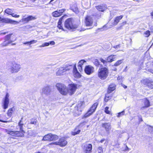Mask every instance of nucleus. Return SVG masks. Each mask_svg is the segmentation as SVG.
<instances>
[{
    "label": "nucleus",
    "mask_w": 153,
    "mask_h": 153,
    "mask_svg": "<svg viewBox=\"0 0 153 153\" xmlns=\"http://www.w3.org/2000/svg\"><path fill=\"white\" fill-rule=\"evenodd\" d=\"M123 60H120L117 61L114 64V66H118L120 64L123 62Z\"/></svg>",
    "instance_id": "e433bc0d"
},
{
    "label": "nucleus",
    "mask_w": 153,
    "mask_h": 153,
    "mask_svg": "<svg viewBox=\"0 0 153 153\" xmlns=\"http://www.w3.org/2000/svg\"><path fill=\"white\" fill-rule=\"evenodd\" d=\"M37 42V40H32L30 42H28V43H29L30 45H31L33 43H36Z\"/></svg>",
    "instance_id": "49530a36"
},
{
    "label": "nucleus",
    "mask_w": 153,
    "mask_h": 153,
    "mask_svg": "<svg viewBox=\"0 0 153 153\" xmlns=\"http://www.w3.org/2000/svg\"><path fill=\"white\" fill-rule=\"evenodd\" d=\"M51 91V89L50 86L47 85L42 88L41 93L42 95L44 94L48 95L50 94Z\"/></svg>",
    "instance_id": "f3484780"
},
{
    "label": "nucleus",
    "mask_w": 153,
    "mask_h": 153,
    "mask_svg": "<svg viewBox=\"0 0 153 153\" xmlns=\"http://www.w3.org/2000/svg\"><path fill=\"white\" fill-rule=\"evenodd\" d=\"M94 63L96 66H98L99 65V61L97 59H96L94 62Z\"/></svg>",
    "instance_id": "de8ad7c7"
},
{
    "label": "nucleus",
    "mask_w": 153,
    "mask_h": 153,
    "mask_svg": "<svg viewBox=\"0 0 153 153\" xmlns=\"http://www.w3.org/2000/svg\"><path fill=\"white\" fill-rule=\"evenodd\" d=\"M109 107H106L105 109V112L107 114H110L111 113V110H109Z\"/></svg>",
    "instance_id": "473e14b6"
},
{
    "label": "nucleus",
    "mask_w": 153,
    "mask_h": 153,
    "mask_svg": "<svg viewBox=\"0 0 153 153\" xmlns=\"http://www.w3.org/2000/svg\"><path fill=\"white\" fill-rule=\"evenodd\" d=\"M74 11L76 14H77L79 13V10H73Z\"/></svg>",
    "instance_id": "6e6d98bb"
},
{
    "label": "nucleus",
    "mask_w": 153,
    "mask_h": 153,
    "mask_svg": "<svg viewBox=\"0 0 153 153\" xmlns=\"http://www.w3.org/2000/svg\"><path fill=\"white\" fill-rule=\"evenodd\" d=\"M124 87L125 88H127V86H125Z\"/></svg>",
    "instance_id": "774afa93"
},
{
    "label": "nucleus",
    "mask_w": 153,
    "mask_h": 153,
    "mask_svg": "<svg viewBox=\"0 0 153 153\" xmlns=\"http://www.w3.org/2000/svg\"><path fill=\"white\" fill-rule=\"evenodd\" d=\"M139 117V118L140 119H141V121H142V119L141 117Z\"/></svg>",
    "instance_id": "0e129e2a"
},
{
    "label": "nucleus",
    "mask_w": 153,
    "mask_h": 153,
    "mask_svg": "<svg viewBox=\"0 0 153 153\" xmlns=\"http://www.w3.org/2000/svg\"><path fill=\"white\" fill-rule=\"evenodd\" d=\"M147 86L149 88H153V81H151L150 80V82H149Z\"/></svg>",
    "instance_id": "ea45409f"
},
{
    "label": "nucleus",
    "mask_w": 153,
    "mask_h": 153,
    "mask_svg": "<svg viewBox=\"0 0 153 153\" xmlns=\"http://www.w3.org/2000/svg\"><path fill=\"white\" fill-rule=\"evenodd\" d=\"M21 69V66L20 64L15 62L12 63L10 68V71L12 73H17Z\"/></svg>",
    "instance_id": "0eeeda50"
},
{
    "label": "nucleus",
    "mask_w": 153,
    "mask_h": 153,
    "mask_svg": "<svg viewBox=\"0 0 153 153\" xmlns=\"http://www.w3.org/2000/svg\"><path fill=\"white\" fill-rule=\"evenodd\" d=\"M9 95L8 93H7L3 100V108L6 109L8 108V104L9 103Z\"/></svg>",
    "instance_id": "dca6fc26"
},
{
    "label": "nucleus",
    "mask_w": 153,
    "mask_h": 153,
    "mask_svg": "<svg viewBox=\"0 0 153 153\" xmlns=\"http://www.w3.org/2000/svg\"><path fill=\"white\" fill-rule=\"evenodd\" d=\"M12 35V34H9L7 35L6 36V40H13V39H11V36Z\"/></svg>",
    "instance_id": "c03bdc74"
},
{
    "label": "nucleus",
    "mask_w": 153,
    "mask_h": 153,
    "mask_svg": "<svg viewBox=\"0 0 153 153\" xmlns=\"http://www.w3.org/2000/svg\"><path fill=\"white\" fill-rule=\"evenodd\" d=\"M77 85L75 84H69L68 88V94L70 95L73 94L76 91Z\"/></svg>",
    "instance_id": "9b49d317"
},
{
    "label": "nucleus",
    "mask_w": 153,
    "mask_h": 153,
    "mask_svg": "<svg viewBox=\"0 0 153 153\" xmlns=\"http://www.w3.org/2000/svg\"><path fill=\"white\" fill-rule=\"evenodd\" d=\"M126 24V21L120 24V26L117 28V30H120L122 28V27Z\"/></svg>",
    "instance_id": "f704fd0d"
},
{
    "label": "nucleus",
    "mask_w": 153,
    "mask_h": 153,
    "mask_svg": "<svg viewBox=\"0 0 153 153\" xmlns=\"http://www.w3.org/2000/svg\"><path fill=\"white\" fill-rule=\"evenodd\" d=\"M96 8L97 10H105L107 9L106 5L102 4L96 6Z\"/></svg>",
    "instance_id": "a878e982"
},
{
    "label": "nucleus",
    "mask_w": 153,
    "mask_h": 153,
    "mask_svg": "<svg viewBox=\"0 0 153 153\" xmlns=\"http://www.w3.org/2000/svg\"><path fill=\"white\" fill-rule=\"evenodd\" d=\"M123 17V16L121 15L115 18L114 21L111 23V25H110L109 26H108L109 24H110V23H109L108 25L103 26L102 28L103 30H107L108 29L116 25L122 19Z\"/></svg>",
    "instance_id": "20e7f679"
},
{
    "label": "nucleus",
    "mask_w": 153,
    "mask_h": 153,
    "mask_svg": "<svg viewBox=\"0 0 153 153\" xmlns=\"http://www.w3.org/2000/svg\"><path fill=\"white\" fill-rule=\"evenodd\" d=\"M102 126L105 128V131H109L111 129V126L109 123H104L102 124Z\"/></svg>",
    "instance_id": "6ab92c4d"
},
{
    "label": "nucleus",
    "mask_w": 153,
    "mask_h": 153,
    "mask_svg": "<svg viewBox=\"0 0 153 153\" xmlns=\"http://www.w3.org/2000/svg\"><path fill=\"white\" fill-rule=\"evenodd\" d=\"M115 89V87L114 85H111L108 88V92L110 93Z\"/></svg>",
    "instance_id": "cd10ccee"
},
{
    "label": "nucleus",
    "mask_w": 153,
    "mask_h": 153,
    "mask_svg": "<svg viewBox=\"0 0 153 153\" xmlns=\"http://www.w3.org/2000/svg\"><path fill=\"white\" fill-rule=\"evenodd\" d=\"M64 11V10H56L52 13V15L55 17H58L61 16Z\"/></svg>",
    "instance_id": "5701e85b"
},
{
    "label": "nucleus",
    "mask_w": 153,
    "mask_h": 153,
    "mask_svg": "<svg viewBox=\"0 0 153 153\" xmlns=\"http://www.w3.org/2000/svg\"><path fill=\"white\" fill-rule=\"evenodd\" d=\"M65 27L68 29L73 31L77 28L78 25L74 24V21L72 18L67 19L65 22Z\"/></svg>",
    "instance_id": "f257e3e1"
},
{
    "label": "nucleus",
    "mask_w": 153,
    "mask_h": 153,
    "mask_svg": "<svg viewBox=\"0 0 153 153\" xmlns=\"http://www.w3.org/2000/svg\"><path fill=\"white\" fill-rule=\"evenodd\" d=\"M63 68H64V71L65 72L67 71H68L70 70V69H71V65L68 66L67 65H64L63 67Z\"/></svg>",
    "instance_id": "2f4dec72"
},
{
    "label": "nucleus",
    "mask_w": 153,
    "mask_h": 153,
    "mask_svg": "<svg viewBox=\"0 0 153 153\" xmlns=\"http://www.w3.org/2000/svg\"><path fill=\"white\" fill-rule=\"evenodd\" d=\"M105 140L104 139H102V140H101L100 141V142L101 143H102Z\"/></svg>",
    "instance_id": "052dcab7"
},
{
    "label": "nucleus",
    "mask_w": 153,
    "mask_h": 153,
    "mask_svg": "<svg viewBox=\"0 0 153 153\" xmlns=\"http://www.w3.org/2000/svg\"><path fill=\"white\" fill-rule=\"evenodd\" d=\"M86 61H85V60H81L79 61V62H78V65H79L82 66V65L84 64V63L86 62Z\"/></svg>",
    "instance_id": "a19ab883"
},
{
    "label": "nucleus",
    "mask_w": 153,
    "mask_h": 153,
    "mask_svg": "<svg viewBox=\"0 0 153 153\" xmlns=\"http://www.w3.org/2000/svg\"><path fill=\"white\" fill-rule=\"evenodd\" d=\"M73 74L75 77L79 78L81 76V75L77 70L76 67V64L74 65L73 68Z\"/></svg>",
    "instance_id": "412c9836"
},
{
    "label": "nucleus",
    "mask_w": 153,
    "mask_h": 153,
    "mask_svg": "<svg viewBox=\"0 0 153 153\" xmlns=\"http://www.w3.org/2000/svg\"><path fill=\"white\" fill-rule=\"evenodd\" d=\"M76 129H75L74 130V131L73 132H72L71 133V134L73 135H75L77 134H79L80 131V130H79L78 131H76Z\"/></svg>",
    "instance_id": "72a5a7b5"
},
{
    "label": "nucleus",
    "mask_w": 153,
    "mask_h": 153,
    "mask_svg": "<svg viewBox=\"0 0 153 153\" xmlns=\"http://www.w3.org/2000/svg\"><path fill=\"white\" fill-rule=\"evenodd\" d=\"M141 82L142 84L147 86L149 83L150 82V80L147 79H144L141 80Z\"/></svg>",
    "instance_id": "7c9ffc66"
},
{
    "label": "nucleus",
    "mask_w": 153,
    "mask_h": 153,
    "mask_svg": "<svg viewBox=\"0 0 153 153\" xmlns=\"http://www.w3.org/2000/svg\"><path fill=\"white\" fill-rule=\"evenodd\" d=\"M86 30V29H85L82 28L79 30V31H84L85 30Z\"/></svg>",
    "instance_id": "13d9d810"
},
{
    "label": "nucleus",
    "mask_w": 153,
    "mask_h": 153,
    "mask_svg": "<svg viewBox=\"0 0 153 153\" xmlns=\"http://www.w3.org/2000/svg\"><path fill=\"white\" fill-rule=\"evenodd\" d=\"M49 45V42H46L43 44L42 45L39 46V47L42 48L46 46H48Z\"/></svg>",
    "instance_id": "4c0bfd02"
},
{
    "label": "nucleus",
    "mask_w": 153,
    "mask_h": 153,
    "mask_svg": "<svg viewBox=\"0 0 153 153\" xmlns=\"http://www.w3.org/2000/svg\"><path fill=\"white\" fill-rule=\"evenodd\" d=\"M85 106V102L84 101H79L76 106L75 108V110H76V115H80L82 111V108Z\"/></svg>",
    "instance_id": "6e6552de"
},
{
    "label": "nucleus",
    "mask_w": 153,
    "mask_h": 153,
    "mask_svg": "<svg viewBox=\"0 0 153 153\" xmlns=\"http://www.w3.org/2000/svg\"><path fill=\"white\" fill-rule=\"evenodd\" d=\"M56 87L60 93L62 95H66L68 94V88L64 85L62 84L57 83Z\"/></svg>",
    "instance_id": "39448f33"
},
{
    "label": "nucleus",
    "mask_w": 153,
    "mask_h": 153,
    "mask_svg": "<svg viewBox=\"0 0 153 153\" xmlns=\"http://www.w3.org/2000/svg\"><path fill=\"white\" fill-rule=\"evenodd\" d=\"M64 70V68L63 67L60 68L56 73V75L60 76L63 75L65 72Z\"/></svg>",
    "instance_id": "b1692460"
},
{
    "label": "nucleus",
    "mask_w": 153,
    "mask_h": 153,
    "mask_svg": "<svg viewBox=\"0 0 153 153\" xmlns=\"http://www.w3.org/2000/svg\"><path fill=\"white\" fill-rule=\"evenodd\" d=\"M120 47V45H115L113 46V48H117L118 47Z\"/></svg>",
    "instance_id": "4d7b16f0"
},
{
    "label": "nucleus",
    "mask_w": 153,
    "mask_h": 153,
    "mask_svg": "<svg viewBox=\"0 0 153 153\" xmlns=\"http://www.w3.org/2000/svg\"><path fill=\"white\" fill-rule=\"evenodd\" d=\"M108 70L107 68L106 67L101 68L98 70V76L100 79L104 80L108 77Z\"/></svg>",
    "instance_id": "7ed1b4c3"
},
{
    "label": "nucleus",
    "mask_w": 153,
    "mask_h": 153,
    "mask_svg": "<svg viewBox=\"0 0 153 153\" xmlns=\"http://www.w3.org/2000/svg\"><path fill=\"white\" fill-rule=\"evenodd\" d=\"M97 15H95L86 16L85 18L84 23L85 26L88 27H93L94 20L96 18Z\"/></svg>",
    "instance_id": "f03ea898"
},
{
    "label": "nucleus",
    "mask_w": 153,
    "mask_h": 153,
    "mask_svg": "<svg viewBox=\"0 0 153 153\" xmlns=\"http://www.w3.org/2000/svg\"><path fill=\"white\" fill-rule=\"evenodd\" d=\"M11 15L12 16L16 18H18L19 16V15H17V14H15L14 13H12Z\"/></svg>",
    "instance_id": "09e8293b"
},
{
    "label": "nucleus",
    "mask_w": 153,
    "mask_h": 153,
    "mask_svg": "<svg viewBox=\"0 0 153 153\" xmlns=\"http://www.w3.org/2000/svg\"><path fill=\"white\" fill-rule=\"evenodd\" d=\"M98 153H103V149L102 147L100 146L98 148Z\"/></svg>",
    "instance_id": "37998d69"
},
{
    "label": "nucleus",
    "mask_w": 153,
    "mask_h": 153,
    "mask_svg": "<svg viewBox=\"0 0 153 153\" xmlns=\"http://www.w3.org/2000/svg\"><path fill=\"white\" fill-rule=\"evenodd\" d=\"M49 45L50 44L52 45H55V43L54 41H51L49 42Z\"/></svg>",
    "instance_id": "864d4df0"
},
{
    "label": "nucleus",
    "mask_w": 153,
    "mask_h": 153,
    "mask_svg": "<svg viewBox=\"0 0 153 153\" xmlns=\"http://www.w3.org/2000/svg\"><path fill=\"white\" fill-rule=\"evenodd\" d=\"M13 40H6L4 42L3 45L4 46H6L9 43H11L15 41L16 40V38L15 37H14Z\"/></svg>",
    "instance_id": "bb28decb"
},
{
    "label": "nucleus",
    "mask_w": 153,
    "mask_h": 153,
    "mask_svg": "<svg viewBox=\"0 0 153 153\" xmlns=\"http://www.w3.org/2000/svg\"><path fill=\"white\" fill-rule=\"evenodd\" d=\"M5 131L6 132L11 135L16 137H23L22 133H19L18 131H14L7 129H5Z\"/></svg>",
    "instance_id": "f8f14e48"
},
{
    "label": "nucleus",
    "mask_w": 153,
    "mask_h": 153,
    "mask_svg": "<svg viewBox=\"0 0 153 153\" xmlns=\"http://www.w3.org/2000/svg\"><path fill=\"white\" fill-rule=\"evenodd\" d=\"M37 121L36 120H31L30 124L36 125L37 123Z\"/></svg>",
    "instance_id": "a18cd8bd"
},
{
    "label": "nucleus",
    "mask_w": 153,
    "mask_h": 153,
    "mask_svg": "<svg viewBox=\"0 0 153 153\" xmlns=\"http://www.w3.org/2000/svg\"><path fill=\"white\" fill-rule=\"evenodd\" d=\"M67 144V142L64 137H62L59 140L58 142H54L48 144V146L50 147H52L53 145H58L61 146H64Z\"/></svg>",
    "instance_id": "423d86ee"
},
{
    "label": "nucleus",
    "mask_w": 153,
    "mask_h": 153,
    "mask_svg": "<svg viewBox=\"0 0 153 153\" xmlns=\"http://www.w3.org/2000/svg\"><path fill=\"white\" fill-rule=\"evenodd\" d=\"M0 21L2 23H10L11 24H17L19 23L17 21H13L7 18H3L1 17L0 18Z\"/></svg>",
    "instance_id": "ddd939ff"
},
{
    "label": "nucleus",
    "mask_w": 153,
    "mask_h": 153,
    "mask_svg": "<svg viewBox=\"0 0 153 153\" xmlns=\"http://www.w3.org/2000/svg\"><path fill=\"white\" fill-rule=\"evenodd\" d=\"M64 17V16H62L59 20V22L58 23V26H57L58 27V28L59 29H62L63 30V29L62 26L61 25L62 24V19Z\"/></svg>",
    "instance_id": "c756f323"
},
{
    "label": "nucleus",
    "mask_w": 153,
    "mask_h": 153,
    "mask_svg": "<svg viewBox=\"0 0 153 153\" xmlns=\"http://www.w3.org/2000/svg\"><path fill=\"white\" fill-rule=\"evenodd\" d=\"M149 130L151 133H153V127L150 126L149 128Z\"/></svg>",
    "instance_id": "603ef678"
},
{
    "label": "nucleus",
    "mask_w": 153,
    "mask_h": 153,
    "mask_svg": "<svg viewBox=\"0 0 153 153\" xmlns=\"http://www.w3.org/2000/svg\"><path fill=\"white\" fill-rule=\"evenodd\" d=\"M100 60L101 62H102L104 65H106L107 62L106 59V60H105L102 58H100Z\"/></svg>",
    "instance_id": "79ce46f5"
},
{
    "label": "nucleus",
    "mask_w": 153,
    "mask_h": 153,
    "mask_svg": "<svg viewBox=\"0 0 153 153\" xmlns=\"http://www.w3.org/2000/svg\"><path fill=\"white\" fill-rule=\"evenodd\" d=\"M23 118H22L21 120H20L19 123L18 125L16 127V129L17 131H18L19 133H22L23 134V137L24 136V134L25 133V131L23 130V126L24 124L22 122Z\"/></svg>",
    "instance_id": "4468645a"
},
{
    "label": "nucleus",
    "mask_w": 153,
    "mask_h": 153,
    "mask_svg": "<svg viewBox=\"0 0 153 153\" xmlns=\"http://www.w3.org/2000/svg\"><path fill=\"white\" fill-rule=\"evenodd\" d=\"M28 42H24V43H23V44H24V45H26V44H27V45H30L29 44V43H28Z\"/></svg>",
    "instance_id": "bf43d9fd"
},
{
    "label": "nucleus",
    "mask_w": 153,
    "mask_h": 153,
    "mask_svg": "<svg viewBox=\"0 0 153 153\" xmlns=\"http://www.w3.org/2000/svg\"><path fill=\"white\" fill-rule=\"evenodd\" d=\"M151 15L152 16H153V12L151 13Z\"/></svg>",
    "instance_id": "338daca9"
},
{
    "label": "nucleus",
    "mask_w": 153,
    "mask_h": 153,
    "mask_svg": "<svg viewBox=\"0 0 153 153\" xmlns=\"http://www.w3.org/2000/svg\"><path fill=\"white\" fill-rule=\"evenodd\" d=\"M125 114L124 111H122L119 112L118 114V115L117 116L118 117H121L123 116Z\"/></svg>",
    "instance_id": "c9c22d12"
},
{
    "label": "nucleus",
    "mask_w": 153,
    "mask_h": 153,
    "mask_svg": "<svg viewBox=\"0 0 153 153\" xmlns=\"http://www.w3.org/2000/svg\"><path fill=\"white\" fill-rule=\"evenodd\" d=\"M0 121L2 122H3L4 123H7V122H8V121H3V120H0Z\"/></svg>",
    "instance_id": "680f3d73"
},
{
    "label": "nucleus",
    "mask_w": 153,
    "mask_h": 153,
    "mask_svg": "<svg viewBox=\"0 0 153 153\" xmlns=\"http://www.w3.org/2000/svg\"><path fill=\"white\" fill-rule=\"evenodd\" d=\"M87 122H88L87 121H85L83 123H81V124L79 125V126H80V125H81V124H82V123H86Z\"/></svg>",
    "instance_id": "e2e57ef3"
},
{
    "label": "nucleus",
    "mask_w": 153,
    "mask_h": 153,
    "mask_svg": "<svg viewBox=\"0 0 153 153\" xmlns=\"http://www.w3.org/2000/svg\"><path fill=\"white\" fill-rule=\"evenodd\" d=\"M78 69L81 72L82 71V66H80L79 65H78Z\"/></svg>",
    "instance_id": "3c124183"
},
{
    "label": "nucleus",
    "mask_w": 153,
    "mask_h": 153,
    "mask_svg": "<svg viewBox=\"0 0 153 153\" xmlns=\"http://www.w3.org/2000/svg\"><path fill=\"white\" fill-rule=\"evenodd\" d=\"M124 146L125 147V149L123 150V151H126L128 150V148L126 146Z\"/></svg>",
    "instance_id": "5fc2aeb1"
},
{
    "label": "nucleus",
    "mask_w": 153,
    "mask_h": 153,
    "mask_svg": "<svg viewBox=\"0 0 153 153\" xmlns=\"http://www.w3.org/2000/svg\"><path fill=\"white\" fill-rule=\"evenodd\" d=\"M5 13L9 15H11L12 12L10 11L9 10H5Z\"/></svg>",
    "instance_id": "8fccbe9b"
},
{
    "label": "nucleus",
    "mask_w": 153,
    "mask_h": 153,
    "mask_svg": "<svg viewBox=\"0 0 153 153\" xmlns=\"http://www.w3.org/2000/svg\"><path fill=\"white\" fill-rule=\"evenodd\" d=\"M150 34V32L149 30H147L144 33V36L146 37H148Z\"/></svg>",
    "instance_id": "58836bf2"
},
{
    "label": "nucleus",
    "mask_w": 153,
    "mask_h": 153,
    "mask_svg": "<svg viewBox=\"0 0 153 153\" xmlns=\"http://www.w3.org/2000/svg\"><path fill=\"white\" fill-rule=\"evenodd\" d=\"M115 55H111L108 56L106 59L107 62H111L114 60V59L115 58Z\"/></svg>",
    "instance_id": "393cba45"
},
{
    "label": "nucleus",
    "mask_w": 153,
    "mask_h": 153,
    "mask_svg": "<svg viewBox=\"0 0 153 153\" xmlns=\"http://www.w3.org/2000/svg\"><path fill=\"white\" fill-rule=\"evenodd\" d=\"M142 102L143 104L142 105V107H141V109H143L145 108L148 107L150 106L149 101L146 98L143 99Z\"/></svg>",
    "instance_id": "a211bd4d"
},
{
    "label": "nucleus",
    "mask_w": 153,
    "mask_h": 153,
    "mask_svg": "<svg viewBox=\"0 0 153 153\" xmlns=\"http://www.w3.org/2000/svg\"><path fill=\"white\" fill-rule=\"evenodd\" d=\"M15 110V108L14 107H12L9 109L7 112V115L9 117H11L12 116V113L14 112Z\"/></svg>",
    "instance_id": "c85d7f7f"
},
{
    "label": "nucleus",
    "mask_w": 153,
    "mask_h": 153,
    "mask_svg": "<svg viewBox=\"0 0 153 153\" xmlns=\"http://www.w3.org/2000/svg\"><path fill=\"white\" fill-rule=\"evenodd\" d=\"M36 18L35 16H28L26 18H23L22 19V21L23 22H27L29 21L34 20L36 19Z\"/></svg>",
    "instance_id": "4be33fe9"
},
{
    "label": "nucleus",
    "mask_w": 153,
    "mask_h": 153,
    "mask_svg": "<svg viewBox=\"0 0 153 153\" xmlns=\"http://www.w3.org/2000/svg\"><path fill=\"white\" fill-rule=\"evenodd\" d=\"M84 147V151L86 153H90L91 152L92 145L91 144H86Z\"/></svg>",
    "instance_id": "aec40b11"
},
{
    "label": "nucleus",
    "mask_w": 153,
    "mask_h": 153,
    "mask_svg": "<svg viewBox=\"0 0 153 153\" xmlns=\"http://www.w3.org/2000/svg\"><path fill=\"white\" fill-rule=\"evenodd\" d=\"M97 103H95L91 107L88 112L82 117V119L87 117L91 115L95 111L98 105Z\"/></svg>",
    "instance_id": "9d476101"
},
{
    "label": "nucleus",
    "mask_w": 153,
    "mask_h": 153,
    "mask_svg": "<svg viewBox=\"0 0 153 153\" xmlns=\"http://www.w3.org/2000/svg\"><path fill=\"white\" fill-rule=\"evenodd\" d=\"M58 138V137L56 135H53L51 134H49L45 135L43 137L42 140L53 141L56 140Z\"/></svg>",
    "instance_id": "1a4fd4ad"
},
{
    "label": "nucleus",
    "mask_w": 153,
    "mask_h": 153,
    "mask_svg": "<svg viewBox=\"0 0 153 153\" xmlns=\"http://www.w3.org/2000/svg\"><path fill=\"white\" fill-rule=\"evenodd\" d=\"M6 33H1V34H6Z\"/></svg>",
    "instance_id": "69168bd1"
},
{
    "label": "nucleus",
    "mask_w": 153,
    "mask_h": 153,
    "mask_svg": "<svg viewBox=\"0 0 153 153\" xmlns=\"http://www.w3.org/2000/svg\"><path fill=\"white\" fill-rule=\"evenodd\" d=\"M94 71V68L93 66L89 65L86 66L84 69L85 73L88 75H89L93 73Z\"/></svg>",
    "instance_id": "2eb2a0df"
}]
</instances>
